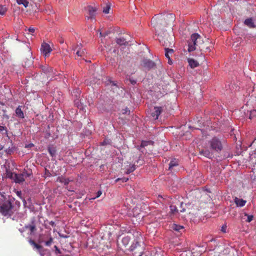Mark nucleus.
<instances>
[{
    "label": "nucleus",
    "instance_id": "1",
    "mask_svg": "<svg viewBox=\"0 0 256 256\" xmlns=\"http://www.w3.org/2000/svg\"><path fill=\"white\" fill-rule=\"evenodd\" d=\"M174 16L172 14H158L152 19V24L154 27L156 33L158 34L165 32L164 28L170 24L174 20Z\"/></svg>",
    "mask_w": 256,
    "mask_h": 256
},
{
    "label": "nucleus",
    "instance_id": "2",
    "mask_svg": "<svg viewBox=\"0 0 256 256\" xmlns=\"http://www.w3.org/2000/svg\"><path fill=\"white\" fill-rule=\"evenodd\" d=\"M12 199H7L2 196L0 198V212L4 216H12L13 213L14 206L12 204Z\"/></svg>",
    "mask_w": 256,
    "mask_h": 256
},
{
    "label": "nucleus",
    "instance_id": "3",
    "mask_svg": "<svg viewBox=\"0 0 256 256\" xmlns=\"http://www.w3.org/2000/svg\"><path fill=\"white\" fill-rule=\"evenodd\" d=\"M203 40L198 34H192L190 38L188 41V51L192 52L198 50L201 43L202 44Z\"/></svg>",
    "mask_w": 256,
    "mask_h": 256
},
{
    "label": "nucleus",
    "instance_id": "4",
    "mask_svg": "<svg viewBox=\"0 0 256 256\" xmlns=\"http://www.w3.org/2000/svg\"><path fill=\"white\" fill-rule=\"evenodd\" d=\"M158 40L165 48L172 47L174 44V35H170L166 32L158 34Z\"/></svg>",
    "mask_w": 256,
    "mask_h": 256
},
{
    "label": "nucleus",
    "instance_id": "5",
    "mask_svg": "<svg viewBox=\"0 0 256 256\" xmlns=\"http://www.w3.org/2000/svg\"><path fill=\"white\" fill-rule=\"evenodd\" d=\"M208 146L211 150L218 152H220L223 148L221 140L216 136L208 142Z\"/></svg>",
    "mask_w": 256,
    "mask_h": 256
},
{
    "label": "nucleus",
    "instance_id": "6",
    "mask_svg": "<svg viewBox=\"0 0 256 256\" xmlns=\"http://www.w3.org/2000/svg\"><path fill=\"white\" fill-rule=\"evenodd\" d=\"M31 174V172H29L26 170H24L22 173H16L14 175L15 176L14 181L16 184H22L24 182L26 178L30 176Z\"/></svg>",
    "mask_w": 256,
    "mask_h": 256
},
{
    "label": "nucleus",
    "instance_id": "7",
    "mask_svg": "<svg viewBox=\"0 0 256 256\" xmlns=\"http://www.w3.org/2000/svg\"><path fill=\"white\" fill-rule=\"evenodd\" d=\"M38 242L40 243L44 242L46 246H49L53 242V238L50 232H45L44 234L40 235Z\"/></svg>",
    "mask_w": 256,
    "mask_h": 256
},
{
    "label": "nucleus",
    "instance_id": "8",
    "mask_svg": "<svg viewBox=\"0 0 256 256\" xmlns=\"http://www.w3.org/2000/svg\"><path fill=\"white\" fill-rule=\"evenodd\" d=\"M86 10L88 12V16H86L87 20H94L96 15V12L98 8L96 6H88L86 7Z\"/></svg>",
    "mask_w": 256,
    "mask_h": 256
},
{
    "label": "nucleus",
    "instance_id": "9",
    "mask_svg": "<svg viewBox=\"0 0 256 256\" xmlns=\"http://www.w3.org/2000/svg\"><path fill=\"white\" fill-rule=\"evenodd\" d=\"M134 236L135 237V239L134 240V242L130 246V251H134L138 246H140V242L142 238L141 234L138 232H135L133 234Z\"/></svg>",
    "mask_w": 256,
    "mask_h": 256
},
{
    "label": "nucleus",
    "instance_id": "10",
    "mask_svg": "<svg viewBox=\"0 0 256 256\" xmlns=\"http://www.w3.org/2000/svg\"><path fill=\"white\" fill-rule=\"evenodd\" d=\"M40 50L42 54L45 57H47L49 56L50 54L52 51V49L48 44L44 42L41 46Z\"/></svg>",
    "mask_w": 256,
    "mask_h": 256
},
{
    "label": "nucleus",
    "instance_id": "11",
    "mask_svg": "<svg viewBox=\"0 0 256 256\" xmlns=\"http://www.w3.org/2000/svg\"><path fill=\"white\" fill-rule=\"evenodd\" d=\"M142 65L148 70L155 67L156 64L154 62L150 60L144 59L142 60Z\"/></svg>",
    "mask_w": 256,
    "mask_h": 256
},
{
    "label": "nucleus",
    "instance_id": "12",
    "mask_svg": "<svg viewBox=\"0 0 256 256\" xmlns=\"http://www.w3.org/2000/svg\"><path fill=\"white\" fill-rule=\"evenodd\" d=\"M165 56L168 60V64L170 65L172 64V61L170 58V57L172 56L174 52V50L172 48H165Z\"/></svg>",
    "mask_w": 256,
    "mask_h": 256
},
{
    "label": "nucleus",
    "instance_id": "13",
    "mask_svg": "<svg viewBox=\"0 0 256 256\" xmlns=\"http://www.w3.org/2000/svg\"><path fill=\"white\" fill-rule=\"evenodd\" d=\"M162 108L161 106H155L154 111L151 113V116L154 120H157L158 118V116L162 113Z\"/></svg>",
    "mask_w": 256,
    "mask_h": 256
},
{
    "label": "nucleus",
    "instance_id": "14",
    "mask_svg": "<svg viewBox=\"0 0 256 256\" xmlns=\"http://www.w3.org/2000/svg\"><path fill=\"white\" fill-rule=\"evenodd\" d=\"M178 164H179L178 160L176 158H173L170 160V162L169 164L168 170H170L171 172H172V170H175V169L174 168L178 166Z\"/></svg>",
    "mask_w": 256,
    "mask_h": 256
},
{
    "label": "nucleus",
    "instance_id": "15",
    "mask_svg": "<svg viewBox=\"0 0 256 256\" xmlns=\"http://www.w3.org/2000/svg\"><path fill=\"white\" fill-rule=\"evenodd\" d=\"M245 25L250 28H254L256 26L254 24L253 19L252 18H248L245 20L244 22Z\"/></svg>",
    "mask_w": 256,
    "mask_h": 256
},
{
    "label": "nucleus",
    "instance_id": "16",
    "mask_svg": "<svg viewBox=\"0 0 256 256\" xmlns=\"http://www.w3.org/2000/svg\"><path fill=\"white\" fill-rule=\"evenodd\" d=\"M22 106H19L16 110V116L20 118H24V114L22 110Z\"/></svg>",
    "mask_w": 256,
    "mask_h": 256
},
{
    "label": "nucleus",
    "instance_id": "17",
    "mask_svg": "<svg viewBox=\"0 0 256 256\" xmlns=\"http://www.w3.org/2000/svg\"><path fill=\"white\" fill-rule=\"evenodd\" d=\"M234 202L238 206L242 207L244 206L246 204V200L243 199H240L236 197L234 199Z\"/></svg>",
    "mask_w": 256,
    "mask_h": 256
},
{
    "label": "nucleus",
    "instance_id": "18",
    "mask_svg": "<svg viewBox=\"0 0 256 256\" xmlns=\"http://www.w3.org/2000/svg\"><path fill=\"white\" fill-rule=\"evenodd\" d=\"M188 62L191 68H194L198 66V62L193 58H188Z\"/></svg>",
    "mask_w": 256,
    "mask_h": 256
},
{
    "label": "nucleus",
    "instance_id": "19",
    "mask_svg": "<svg viewBox=\"0 0 256 256\" xmlns=\"http://www.w3.org/2000/svg\"><path fill=\"white\" fill-rule=\"evenodd\" d=\"M57 182L63 183L64 185H68L70 182L68 178H66L62 176H58L57 178Z\"/></svg>",
    "mask_w": 256,
    "mask_h": 256
},
{
    "label": "nucleus",
    "instance_id": "20",
    "mask_svg": "<svg viewBox=\"0 0 256 256\" xmlns=\"http://www.w3.org/2000/svg\"><path fill=\"white\" fill-rule=\"evenodd\" d=\"M201 52H206L209 50L208 46H207V44L205 43L204 41L202 42V44L201 43L200 46L198 47V49Z\"/></svg>",
    "mask_w": 256,
    "mask_h": 256
},
{
    "label": "nucleus",
    "instance_id": "21",
    "mask_svg": "<svg viewBox=\"0 0 256 256\" xmlns=\"http://www.w3.org/2000/svg\"><path fill=\"white\" fill-rule=\"evenodd\" d=\"M116 42L120 46H126L128 44V42L124 38H118L116 40Z\"/></svg>",
    "mask_w": 256,
    "mask_h": 256
},
{
    "label": "nucleus",
    "instance_id": "22",
    "mask_svg": "<svg viewBox=\"0 0 256 256\" xmlns=\"http://www.w3.org/2000/svg\"><path fill=\"white\" fill-rule=\"evenodd\" d=\"M200 154L208 158H210L212 156V152L208 150H202L200 152Z\"/></svg>",
    "mask_w": 256,
    "mask_h": 256
},
{
    "label": "nucleus",
    "instance_id": "23",
    "mask_svg": "<svg viewBox=\"0 0 256 256\" xmlns=\"http://www.w3.org/2000/svg\"><path fill=\"white\" fill-rule=\"evenodd\" d=\"M130 240V237L127 236L124 237L122 240V242L124 246H126Z\"/></svg>",
    "mask_w": 256,
    "mask_h": 256
},
{
    "label": "nucleus",
    "instance_id": "24",
    "mask_svg": "<svg viewBox=\"0 0 256 256\" xmlns=\"http://www.w3.org/2000/svg\"><path fill=\"white\" fill-rule=\"evenodd\" d=\"M48 150L50 156L52 157L55 156L56 154V149L54 147L49 146H48Z\"/></svg>",
    "mask_w": 256,
    "mask_h": 256
},
{
    "label": "nucleus",
    "instance_id": "25",
    "mask_svg": "<svg viewBox=\"0 0 256 256\" xmlns=\"http://www.w3.org/2000/svg\"><path fill=\"white\" fill-rule=\"evenodd\" d=\"M249 116L248 118L250 120H256V110H253L248 112Z\"/></svg>",
    "mask_w": 256,
    "mask_h": 256
},
{
    "label": "nucleus",
    "instance_id": "26",
    "mask_svg": "<svg viewBox=\"0 0 256 256\" xmlns=\"http://www.w3.org/2000/svg\"><path fill=\"white\" fill-rule=\"evenodd\" d=\"M124 173L126 174H129L134 172L136 170V166L134 164H132V166H130L129 168H124Z\"/></svg>",
    "mask_w": 256,
    "mask_h": 256
},
{
    "label": "nucleus",
    "instance_id": "27",
    "mask_svg": "<svg viewBox=\"0 0 256 256\" xmlns=\"http://www.w3.org/2000/svg\"><path fill=\"white\" fill-rule=\"evenodd\" d=\"M29 243L34 248H36L38 250H40L42 248V246L40 245L37 244L34 240L30 239L29 240Z\"/></svg>",
    "mask_w": 256,
    "mask_h": 256
},
{
    "label": "nucleus",
    "instance_id": "28",
    "mask_svg": "<svg viewBox=\"0 0 256 256\" xmlns=\"http://www.w3.org/2000/svg\"><path fill=\"white\" fill-rule=\"evenodd\" d=\"M85 49L79 48L76 52V54L78 56L82 57L85 55Z\"/></svg>",
    "mask_w": 256,
    "mask_h": 256
},
{
    "label": "nucleus",
    "instance_id": "29",
    "mask_svg": "<svg viewBox=\"0 0 256 256\" xmlns=\"http://www.w3.org/2000/svg\"><path fill=\"white\" fill-rule=\"evenodd\" d=\"M25 228L29 229L30 230V233H33L36 230V225H26L25 226Z\"/></svg>",
    "mask_w": 256,
    "mask_h": 256
},
{
    "label": "nucleus",
    "instance_id": "30",
    "mask_svg": "<svg viewBox=\"0 0 256 256\" xmlns=\"http://www.w3.org/2000/svg\"><path fill=\"white\" fill-rule=\"evenodd\" d=\"M18 4H22L25 8H27L28 5V2L27 0H16Z\"/></svg>",
    "mask_w": 256,
    "mask_h": 256
},
{
    "label": "nucleus",
    "instance_id": "31",
    "mask_svg": "<svg viewBox=\"0 0 256 256\" xmlns=\"http://www.w3.org/2000/svg\"><path fill=\"white\" fill-rule=\"evenodd\" d=\"M16 173L15 172H12L10 171H8V170H6V174H7V176L10 178V179H12L13 180H14V174H16Z\"/></svg>",
    "mask_w": 256,
    "mask_h": 256
},
{
    "label": "nucleus",
    "instance_id": "32",
    "mask_svg": "<svg viewBox=\"0 0 256 256\" xmlns=\"http://www.w3.org/2000/svg\"><path fill=\"white\" fill-rule=\"evenodd\" d=\"M110 8V6L109 4H107L106 7L104 8L102 12L106 14H108Z\"/></svg>",
    "mask_w": 256,
    "mask_h": 256
},
{
    "label": "nucleus",
    "instance_id": "33",
    "mask_svg": "<svg viewBox=\"0 0 256 256\" xmlns=\"http://www.w3.org/2000/svg\"><path fill=\"white\" fill-rule=\"evenodd\" d=\"M173 228L175 230L179 232L180 230L184 228V227L181 226L174 224L173 226Z\"/></svg>",
    "mask_w": 256,
    "mask_h": 256
},
{
    "label": "nucleus",
    "instance_id": "34",
    "mask_svg": "<svg viewBox=\"0 0 256 256\" xmlns=\"http://www.w3.org/2000/svg\"><path fill=\"white\" fill-rule=\"evenodd\" d=\"M6 12V8L2 6H0V14L4 15Z\"/></svg>",
    "mask_w": 256,
    "mask_h": 256
},
{
    "label": "nucleus",
    "instance_id": "35",
    "mask_svg": "<svg viewBox=\"0 0 256 256\" xmlns=\"http://www.w3.org/2000/svg\"><path fill=\"white\" fill-rule=\"evenodd\" d=\"M152 142V141H142L141 143V146L144 147Z\"/></svg>",
    "mask_w": 256,
    "mask_h": 256
},
{
    "label": "nucleus",
    "instance_id": "36",
    "mask_svg": "<svg viewBox=\"0 0 256 256\" xmlns=\"http://www.w3.org/2000/svg\"><path fill=\"white\" fill-rule=\"evenodd\" d=\"M128 180V178H118L116 180V182H118L120 180H122V182H126Z\"/></svg>",
    "mask_w": 256,
    "mask_h": 256
},
{
    "label": "nucleus",
    "instance_id": "37",
    "mask_svg": "<svg viewBox=\"0 0 256 256\" xmlns=\"http://www.w3.org/2000/svg\"><path fill=\"white\" fill-rule=\"evenodd\" d=\"M170 210L173 212L174 213L176 212H178V210L176 206L172 205L170 206Z\"/></svg>",
    "mask_w": 256,
    "mask_h": 256
},
{
    "label": "nucleus",
    "instance_id": "38",
    "mask_svg": "<svg viewBox=\"0 0 256 256\" xmlns=\"http://www.w3.org/2000/svg\"><path fill=\"white\" fill-rule=\"evenodd\" d=\"M102 194V192L101 190H98L97 192H96V196L94 198H90V200H94L96 198H98V197H100L101 194Z\"/></svg>",
    "mask_w": 256,
    "mask_h": 256
},
{
    "label": "nucleus",
    "instance_id": "39",
    "mask_svg": "<svg viewBox=\"0 0 256 256\" xmlns=\"http://www.w3.org/2000/svg\"><path fill=\"white\" fill-rule=\"evenodd\" d=\"M4 131H5L6 133L7 134V132H8L7 128L6 126H0V132H2Z\"/></svg>",
    "mask_w": 256,
    "mask_h": 256
},
{
    "label": "nucleus",
    "instance_id": "40",
    "mask_svg": "<svg viewBox=\"0 0 256 256\" xmlns=\"http://www.w3.org/2000/svg\"><path fill=\"white\" fill-rule=\"evenodd\" d=\"M254 216L252 215L248 216L246 222H250L252 220Z\"/></svg>",
    "mask_w": 256,
    "mask_h": 256
},
{
    "label": "nucleus",
    "instance_id": "41",
    "mask_svg": "<svg viewBox=\"0 0 256 256\" xmlns=\"http://www.w3.org/2000/svg\"><path fill=\"white\" fill-rule=\"evenodd\" d=\"M45 175L46 176L50 177L51 176V174L49 172L48 170H47L46 169L45 170Z\"/></svg>",
    "mask_w": 256,
    "mask_h": 256
},
{
    "label": "nucleus",
    "instance_id": "42",
    "mask_svg": "<svg viewBox=\"0 0 256 256\" xmlns=\"http://www.w3.org/2000/svg\"><path fill=\"white\" fill-rule=\"evenodd\" d=\"M4 114H3V118H6V119H8L9 118V116L8 115H7L6 112V110H4Z\"/></svg>",
    "mask_w": 256,
    "mask_h": 256
},
{
    "label": "nucleus",
    "instance_id": "43",
    "mask_svg": "<svg viewBox=\"0 0 256 256\" xmlns=\"http://www.w3.org/2000/svg\"><path fill=\"white\" fill-rule=\"evenodd\" d=\"M30 225H36V219L34 217L32 218L31 222H30Z\"/></svg>",
    "mask_w": 256,
    "mask_h": 256
},
{
    "label": "nucleus",
    "instance_id": "44",
    "mask_svg": "<svg viewBox=\"0 0 256 256\" xmlns=\"http://www.w3.org/2000/svg\"><path fill=\"white\" fill-rule=\"evenodd\" d=\"M55 250H56V254H60L61 253V252L60 250V249L58 248L57 246H54Z\"/></svg>",
    "mask_w": 256,
    "mask_h": 256
},
{
    "label": "nucleus",
    "instance_id": "45",
    "mask_svg": "<svg viewBox=\"0 0 256 256\" xmlns=\"http://www.w3.org/2000/svg\"><path fill=\"white\" fill-rule=\"evenodd\" d=\"M28 31L30 32H31V33H33L35 31V28H30L28 29Z\"/></svg>",
    "mask_w": 256,
    "mask_h": 256
},
{
    "label": "nucleus",
    "instance_id": "46",
    "mask_svg": "<svg viewBox=\"0 0 256 256\" xmlns=\"http://www.w3.org/2000/svg\"><path fill=\"white\" fill-rule=\"evenodd\" d=\"M128 112V114H130V110H128V108H126V110H124V112H122V114H126Z\"/></svg>",
    "mask_w": 256,
    "mask_h": 256
},
{
    "label": "nucleus",
    "instance_id": "47",
    "mask_svg": "<svg viewBox=\"0 0 256 256\" xmlns=\"http://www.w3.org/2000/svg\"><path fill=\"white\" fill-rule=\"evenodd\" d=\"M18 196L20 198H22V192L21 191H17L16 192Z\"/></svg>",
    "mask_w": 256,
    "mask_h": 256
},
{
    "label": "nucleus",
    "instance_id": "48",
    "mask_svg": "<svg viewBox=\"0 0 256 256\" xmlns=\"http://www.w3.org/2000/svg\"><path fill=\"white\" fill-rule=\"evenodd\" d=\"M34 144H27L25 146V148H32V146H34Z\"/></svg>",
    "mask_w": 256,
    "mask_h": 256
},
{
    "label": "nucleus",
    "instance_id": "49",
    "mask_svg": "<svg viewBox=\"0 0 256 256\" xmlns=\"http://www.w3.org/2000/svg\"><path fill=\"white\" fill-rule=\"evenodd\" d=\"M109 144V142H106V140H104L102 142V146H104V145H106L107 144Z\"/></svg>",
    "mask_w": 256,
    "mask_h": 256
},
{
    "label": "nucleus",
    "instance_id": "50",
    "mask_svg": "<svg viewBox=\"0 0 256 256\" xmlns=\"http://www.w3.org/2000/svg\"><path fill=\"white\" fill-rule=\"evenodd\" d=\"M130 83L132 84H136V81L135 80H130Z\"/></svg>",
    "mask_w": 256,
    "mask_h": 256
},
{
    "label": "nucleus",
    "instance_id": "51",
    "mask_svg": "<svg viewBox=\"0 0 256 256\" xmlns=\"http://www.w3.org/2000/svg\"><path fill=\"white\" fill-rule=\"evenodd\" d=\"M50 225H51V226H55V223H54V222H53V221H50Z\"/></svg>",
    "mask_w": 256,
    "mask_h": 256
},
{
    "label": "nucleus",
    "instance_id": "52",
    "mask_svg": "<svg viewBox=\"0 0 256 256\" xmlns=\"http://www.w3.org/2000/svg\"><path fill=\"white\" fill-rule=\"evenodd\" d=\"M100 36H104V37H105L106 36V34H104V33H102L101 32H100Z\"/></svg>",
    "mask_w": 256,
    "mask_h": 256
},
{
    "label": "nucleus",
    "instance_id": "53",
    "mask_svg": "<svg viewBox=\"0 0 256 256\" xmlns=\"http://www.w3.org/2000/svg\"><path fill=\"white\" fill-rule=\"evenodd\" d=\"M59 236H60V237H62V238H68V236H64V235H62V234H59Z\"/></svg>",
    "mask_w": 256,
    "mask_h": 256
},
{
    "label": "nucleus",
    "instance_id": "54",
    "mask_svg": "<svg viewBox=\"0 0 256 256\" xmlns=\"http://www.w3.org/2000/svg\"><path fill=\"white\" fill-rule=\"evenodd\" d=\"M50 136V132H48L47 134V136H46V138H48V136Z\"/></svg>",
    "mask_w": 256,
    "mask_h": 256
},
{
    "label": "nucleus",
    "instance_id": "55",
    "mask_svg": "<svg viewBox=\"0 0 256 256\" xmlns=\"http://www.w3.org/2000/svg\"><path fill=\"white\" fill-rule=\"evenodd\" d=\"M184 210H185L184 208H182V209L180 210V212H184Z\"/></svg>",
    "mask_w": 256,
    "mask_h": 256
},
{
    "label": "nucleus",
    "instance_id": "56",
    "mask_svg": "<svg viewBox=\"0 0 256 256\" xmlns=\"http://www.w3.org/2000/svg\"><path fill=\"white\" fill-rule=\"evenodd\" d=\"M85 82H86V84H88V85L89 84V82L88 80H86L85 81Z\"/></svg>",
    "mask_w": 256,
    "mask_h": 256
},
{
    "label": "nucleus",
    "instance_id": "57",
    "mask_svg": "<svg viewBox=\"0 0 256 256\" xmlns=\"http://www.w3.org/2000/svg\"><path fill=\"white\" fill-rule=\"evenodd\" d=\"M108 34V32H106L105 33H104V34H106V36H107Z\"/></svg>",
    "mask_w": 256,
    "mask_h": 256
},
{
    "label": "nucleus",
    "instance_id": "58",
    "mask_svg": "<svg viewBox=\"0 0 256 256\" xmlns=\"http://www.w3.org/2000/svg\"><path fill=\"white\" fill-rule=\"evenodd\" d=\"M80 46H77L76 48H75V49H76V48H80Z\"/></svg>",
    "mask_w": 256,
    "mask_h": 256
},
{
    "label": "nucleus",
    "instance_id": "59",
    "mask_svg": "<svg viewBox=\"0 0 256 256\" xmlns=\"http://www.w3.org/2000/svg\"><path fill=\"white\" fill-rule=\"evenodd\" d=\"M40 255H41V256H44V254L42 253H40Z\"/></svg>",
    "mask_w": 256,
    "mask_h": 256
},
{
    "label": "nucleus",
    "instance_id": "60",
    "mask_svg": "<svg viewBox=\"0 0 256 256\" xmlns=\"http://www.w3.org/2000/svg\"><path fill=\"white\" fill-rule=\"evenodd\" d=\"M224 228H222V230L223 232H224Z\"/></svg>",
    "mask_w": 256,
    "mask_h": 256
},
{
    "label": "nucleus",
    "instance_id": "61",
    "mask_svg": "<svg viewBox=\"0 0 256 256\" xmlns=\"http://www.w3.org/2000/svg\"><path fill=\"white\" fill-rule=\"evenodd\" d=\"M182 204H183V203H182H182L180 204V206H182Z\"/></svg>",
    "mask_w": 256,
    "mask_h": 256
}]
</instances>
